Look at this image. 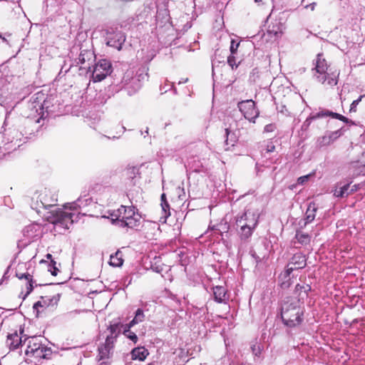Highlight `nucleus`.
Instances as JSON below:
<instances>
[{
	"label": "nucleus",
	"instance_id": "obj_25",
	"mask_svg": "<svg viewBox=\"0 0 365 365\" xmlns=\"http://www.w3.org/2000/svg\"><path fill=\"white\" fill-rule=\"evenodd\" d=\"M170 20L169 10L166 8L158 9L156 12V21H160L162 24L169 23Z\"/></svg>",
	"mask_w": 365,
	"mask_h": 365
},
{
	"label": "nucleus",
	"instance_id": "obj_4",
	"mask_svg": "<svg viewBox=\"0 0 365 365\" xmlns=\"http://www.w3.org/2000/svg\"><path fill=\"white\" fill-rule=\"evenodd\" d=\"M9 124L10 120L8 117H6L3 125V128H4V133L2 136L3 146L1 148L4 151L7 152L16 150L17 148H19L21 145V141L25 143L26 140L31 138V137L30 135H33L32 132L28 133L27 131H25L24 133L22 130L16 129V128L9 127L6 128Z\"/></svg>",
	"mask_w": 365,
	"mask_h": 365
},
{
	"label": "nucleus",
	"instance_id": "obj_41",
	"mask_svg": "<svg viewBox=\"0 0 365 365\" xmlns=\"http://www.w3.org/2000/svg\"><path fill=\"white\" fill-rule=\"evenodd\" d=\"M34 281L33 279V277H31V279H29L27 280V282H26V294H24V296H22V299H25L31 293V292L33 291L34 288Z\"/></svg>",
	"mask_w": 365,
	"mask_h": 365
},
{
	"label": "nucleus",
	"instance_id": "obj_11",
	"mask_svg": "<svg viewBox=\"0 0 365 365\" xmlns=\"http://www.w3.org/2000/svg\"><path fill=\"white\" fill-rule=\"evenodd\" d=\"M237 107L244 117L250 122L255 123L259 116V111L256 108L255 102L252 100L242 101L237 103Z\"/></svg>",
	"mask_w": 365,
	"mask_h": 365
},
{
	"label": "nucleus",
	"instance_id": "obj_27",
	"mask_svg": "<svg viewBox=\"0 0 365 365\" xmlns=\"http://www.w3.org/2000/svg\"><path fill=\"white\" fill-rule=\"evenodd\" d=\"M123 254L118 250L115 254L110 257L109 264L114 267H120L123 264Z\"/></svg>",
	"mask_w": 365,
	"mask_h": 365
},
{
	"label": "nucleus",
	"instance_id": "obj_21",
	"mask_svg": "<svg viewBox=\"0 0 365 365\" xmlns=\"http://www.w3.org/2000/svg\"><path fill=\"white\" fill-rule=\"evenodd\" d=\"M92 202L93 200L91 197H88L87 195H84L83 197H79L76 201L73 202L67 203L64 207L65 208H67L68 205H69V208L71 210H76L77 208L84 207L90 205Z\"/></svg>",
	"mask_w": 365,
	"mask_h": 365
},
{
	"label": "nucleus",
	"instance_id": "obj_43",
	"mask_svg": "<svg viewBox=\"0 0 365 365\" xmlns=\"http://www.w3.org/2000/svg\"><path fill=\"white\" fill-rule=\"evenodd\" d=\"M41 352H43L41 359H50L52 354V349L51 348L42 344Z\"/></svg>",
	"mask_w": 365,
	"mask_h": 365
},
{
	"label": "nucleus",
	"instance_id": "obj_55",
	"mask_svg": "<svg viewBox=\"0 0 365 365\" xmlns=\"http://www.w3.org/2000/svg\"><path fill=\"white\" fill-rule=\"evenodd\" d=\"M250 254L252 256V257L255 259L257 264L261 262L260 257H259L257 255L256 252L254 250H250Z\"/></svg>",
	"mask_w": 365,
	"mask_h": 365
},
{
	"label": "nucleus",
	"instance_id": "obj_52",
	"mask_svg": "<svg viewBox=\"0 0 365 365\" xmlns=\"http://www.w3.org/2000/svg\"><path fill=\"white\" fill-rule=\"evenodd\" d=\"M277 128V125L274 123H269L264 126V133H272L274 132Z\"/></svg>",
	"mask_w": 365,
	"mask_h": 365
},
{
	"label": "nucleus",
	"instance_id": "obj_2",
	"mask_svg": "<svg viewBox=\"0 0 365 365\" xmlns=\"http://www.w3.org/2000/svg\"><path fill=\"white\" fill-rule=\"evenodd\" d=\"M259 213L245 210L235 217V226L241 241L248 242L259 223Z\"/></svg>",
	"mask_w": 365,
	"mask_h": 365
},
{
	"label": "nucleus",
	"instance_id": "obj_33",
	"mask_svg": "<svg viewBox=\"0 0 365 365\" xmlns=\"http://www.w3.org/2000/svg\"><path fill=\"white\" fill-rule=\"evenodd\" d=\"M267 33L270 35H273L276 38L281 36L282 31L281 30L280 23L277 22L272 25H269L267 29Z\"/></svg>",
	"mask_w": 365,
	"mask_h": 365
},
{
	"label": "nucleus",
	"instance_id": "obj_61",
	"mask_svg": "<svg viewBox=\"0 0 365 365\" xmlns=\"http://www.w3.org/2000/svg\"><path fill=\"white\" fill-rule=\"evenodd\" d=\"M316 5H317V4L315 2H313V3H312V4H309V5H307L305 6V8L310 9L312 11H314V9H315Z\"/></svg>",
	"mask_w": 365,
	"mask_h": 365
},
{
	"label": "nucleus",
	"instance_id": "obj_5",
	"mask_svg": "<svg viewBox=\"0 0 365 365\" xmlns=\"http://www.w3.org/2000/svg\"><path fill=\"white\" fill-rule=\"evenodd\" d=\"M148 68L146 66L139 68L135 75L133 74V71H126L121 81L120 89L126 92L129 96L135 94L142 87V82L148 78Z\"/></svg>",
	"mask_w": 365,
	"mask_h": 365
},
{
	"label": "nucleus",
	"instance_id": "obj_6",
	"mask_svg": "<svg viewBox=\"0 0 365 365\" xmlns=\"http://www.w3.org/2000/svg\"><path fill=\"white\" fill-rule=\"evenodd\" d=\"M43 101V92L39 91L34 93L26 103L24 109L22 111V115L25 117L24 124L29 125L31 120H34L35 123H39L38 116L41 115L38 108H40V101Z\"/></svg>",
	"mask_w": 365,
	"mask_h": 365
},
{
	"label": "nucleus",
	"instance_id": "obj_10",
	"mask_svg": "<svg viewBox=\"0 0 365 365\" xmlns=\"http://www.w3.org/2000/svg\"><path fill=\"white\" fill-rule=\"evenodd\" d=\"M92 66L91 72L94 82L101 81L112 72L111 63L107 59H101Z\"/></svg>",
	"mask_w": 365,
	"mask_h": 365
},
{
	"label": "nucleus",
	"instance_id": "obj_62",
	"mask_svg": "<svg viewBox=\"0 0 365 365\" xmlns=\"http://www.w3.org/2000/svg\"><path fill=\"white\" fill-rule=\"evenodd\" d=\"M41 348H42V345L41 346V348H39V351L38 353H31L32 355L36 356V357H39V358H41V355L43 354V352H41Z\"/></svg>",
	"mask_w": 365,
	"mask_h": 365
},
{
	"label": "nucleus",
	"instance_id": "obj_50",
	"mask_svg": "<svg viewBox=\"0 0 365 365\" xmlns=\"http://www.w3.org/2000/svg\"><path fill=\"white\" fill-rule=\"evenodd\" d=\"M125 336L132 341L134 344H136L138 341V337L136 334L133 331H130L125 334Z\"/></svg>",
	"mask_w": 365,
	"mask_h": 365
},
{
	"label": "nucleus",
	"instance_id": "obj_7",
	"mask_svg": "<svg viewBox=\"0 0 365 365\" xmlns=\"http://www.w3.org/2000/svg\"><path fill=\"white\" fill-rule=\"evenodd\" d=\"M122 214L120 215V227L138 229L140 225L141 215L138 213L135 206H120Z\"/></svg>",
	"mask_w": 365,
	"mask_h": 365
},
{
	"label": "nucleus",
	"instance_id": "obj_44",
	"mask_svg": "<svg viewBox=\"0 0 365 365\" xmlns=\"http://www.w3.org/2000/svg\"><path fill=\"white\" fill-rule=\"evenodd\" d=\"M34 227L35 226L33 225L26 226L23 230L24 235L29 238H32L34 236L33 232Z\"/></svg>",
	"mask_w": 365,
	"mask_h": 365
},
{
	"label": "nucleus",
	"instance_id": "obj_3",
	"mask_svg": "<svg viewBox=\"0 0 365 365\" xmlns=\"http://www.w3.org/2000/svg\"><path fill=\"white\" fill-rule=\"evenodd\" d=\"M279 315L284 326L295 328L304 321V308L292 299L288 298L282 302Z\"/></svg>",
	"mask_w": 365,
	"mask_h": 365
},
{
	"label": "nucleus",
	"instance_id": "obj_30",
	"mask_svg": "<svg viewBox=\"0 0 365 365\" xmlns=\"http://www.w3.org/2000/svg\"><path fill=\"white\" fill-rule=\"evenodd\" d=\"M350 183L351 182H347V183L341 185L339 188V190L336 189L334 192V195L336 197H341V198L346 197L349 195H351V193H349Z\"/></svg>",
	"mask_w": 365,
	"mask_h": 365
},
{
	"label": "nucleus",
	"instance_id": "obj_15",
	"mask_svg": "<svg viewBox=\"0 0 365 365\" xmlns=\"http://www.w3.org/2000/svg\"><path fill=\"white\" fill-rule=\"evenodd\" d=\"M40 336H34L31 337H26L24 339V344L28 341L27 348L25 351L26 355H29L31 353H38L39 348L42 345L40 340Z\"/></svg>",
	"mask_w": 365,
	"mask_h": 365
},
{
	"label": "nucleus",
	"instance_id": "obj_24",
	"mask_svg": "<svg viewBox=\"0 0 365 365\" xmlns=\"http://www.w3.org/2000/svg\"><path fill=\"white\" fill-rule=\"evenodd\" d=\"M131 358L133 360L144 361L149 354V351L144 346H138L132 349Z\"/></svg>",
	"mask_w": 365,
	"mask_h": 365
},
{
	"label": "nucleus",
	"instance_id": "obj_37",
	"mask_svg": "<svg viewBox=\"0 0 365 365\" xmlns=\"http://www.w3.org/2000/svg\"><path fill=\"white\" fill-rule=\"evenodd\" d=\"M263 349H264L263 345H262L261 344H259L257 341L255 342V344H252V346H251V350H252V354L257 357H260Z\"/></svg>",
	"mask_w": 365,
	"mask_h": 365
},
{
	"label": "nucleus",
	"instance_id": "obj_23",
	"mask_svg": "<svg viewBox=\"0 0 365 365\" xmlns=\"http://www.w3.org/2000/svg\"><path fill=\"white\" fill-rule=\"evenodd\" d=\"M139 57L140 58L141 61L143 62V63L145 64V66L148 68L147 66V64L150 63L155 56L156 52L153 48H142L140 51H138Z\"/></svg>",
	"mask_w": 365,
	"mask_h": 365
},
{
	"label": "nucleus",
	"instance_id": "obj_57",
	"mask_svg": "<svg viewBox=\"0 0 365 365\" xmlns=\"http://www.w3.org/2000/svg\"><path fill=\"white\" fill-rule=\"evenodd\" d=\"M172 88H173L174 93H177V90H176L175 88H174V86H173V83L165 84L163 86V88H161V90H164V92H167L168 90H170Z\"/></svg>",
	"mask_w": 365,
	"mask_h": 365
},
{
	"label": "nucleus",
	"instance_id": "obj_13",
	"mask_svg": "<svg viewBox=\"0 0 365 365\" xmlns=\"http://www.w3.org/2000/svg\"><path fill=\"white\" fill-rule=\"evenodd\" d=\"M313 70H315L316 73L319 74L317 76L314 74V76H316L317 81L321 82L322 84H324L327 77V65L326 60L324 58H322L321 54L317 55L316 65Z\"/></svg>",
	"mask_w": 365,
	"mask_h": 365
},
{
	"label": "nucleus",
	"instance_id": "obj_38",
	"mask_svg": "<svg viewBox=\"0 0 365 365\" xmlns=\"http://www.w3.org/2000/svg\"><path fill=\"white\" fill-rule=\"evenodd\" d=\"M317 145L319 148H322V147H324V146L329 145L331 143H332L333 142L331 141V138H329V135L327 133L324 135L319 138L317 139Z\"/></svg>",
	"mask_w": 365,
	"mask_h": 365
},
{
	"label": "nucleus",
	"instance_id": "obj_56",
	"mask_svg": "<svg viewBox=\"0 0 365 365\" xmlns=\"http://www.w3.org/2000/svg\"><path fill=\"white\" fill-rule=\"evenodd\" d=\"M310 178V175H304V176H301L299 177L298 179H297V182L299 184H304V182H306L307 181H308V180Z\"/></svg>",
	"mask_w": 365,
	"mask_h": 365
},
{
	"label": "nucleus",
	"instance_id": "obj_47",
	"mask_svg": "<svg viewBox=\"0 0 365 365\" xmlns=\"http://www.w3.org/2000/svg\"><path fill=\"white\" fill-rule=\"evenodd\" d=\"M235 54H231L227 57V63L232 68V69H235L238 67V64L236 63V59L234 56Z\"/></svg>",
	"mask_w": 365,
	"mask_h": 365
},
{
	"label": "nucleus",
	"instance_id": "obj_19",
	"mask_svg": "<svg viewBox=\"0 0 365 365\" xmlns=\"http://www.w3.org/2000/svg\"><path fill=\"white\" fill-rule=\"evenodd\" d=\"M43 97L45 101H40L41 103L39 104L40 108H38V110H41L40 113L41 115L38 116V120L43 119L46 118L45 113H46V115L50 112H52L53 110L50 108L51 106L52 105V101H53V98L51 96H48L47 94L43 93Z\"/></svg>",
	"mask_w": 365,
	"mask_h": 365
},
{
	"label": "nucleus",
	"instance_id": "obj_36",
	"mask_svg": "<svg viewBox=\"0 0 365 365\" xmlns=\"http://www.w3.org/2000/svg\"><path fill=\"white\" fill-rule=\"evenodd\" d=\"M144 319H145V314L143 313V309L140 308H138L135 312V317L131 320V324L135 325V324H138L139 322H143L144 320Z\"/></svg>",
	"mask_w": 365,
	"mask_h": 365
},
{
	"label": "nucleus",
	"instance_id": "obj_64",
	"mask_svg": "<svg viewBox=\"0 0 365 365\" xmlns=\"http://www.w3.org/2000/svg\"><path fill=\"white\" fill-rule=\"evenodd\" d=\"M0 38L2 39L3 42L6 43V44H9L8 40L5 38V36H3V35L1 33Z\"/></svg>",
	"mask_w": 365,
	"mask_h": 365
},
{
	"label": "nucleus",
	"instance_id": "obj_49",
	"mask_svg": "<svg viewBox=\"0 0 365 365\" xmlns=\"http://www.w3.org/2000/svg\"><path fill=\"white\" fill-rule=\"evenodd\" d=\"M240 46V42L236 41L234 39L231 40L230 51L231 54H235L237 53V48Z\"/></svg>",
	"mask_w": 365,
	"mask_h": 365
},
{
	"label": "nucleus",
	"instance_id": "obj_59",
	"mask_svg": "<svg viewBox=\"0 0 365 365\" xmlns=\"http://www.w3.org/2000/svg\"><path fill=\"white\" fill-rule=\"evenodd\" d=\"M274 150H275V146L272 142L269 143L267 145V148H266L267 153H272L274 151Z\"/></svg>",
	"mask_w": 365,
	"mask_h": 365
},
{
	"label": "nucleus",
	"instance_id": "obj_20",
	"mask_svg": "<svg viewBox=\"0 0 365 365\" xmlns=\"http://www.w3.org/2000/svg\"><path fill=\"white\" fill-rule=\"evenodd\" d=\"M240 135V130L237 129L232 130V127L225 128V145L227 146L232 147L235 145V143L238 140Z\"/></svg>",
	"mask_w": 365,
	"mask_h": 365
},
{
	"label": "nucleus",
	"instance_id": "obj_42",
	"mask_svg": "<svg viewBox=\"0 0 365 365\" xmlns=\"http://www.w3.org/2000/svg\"><path fill=\"white\" fill-rule=\"evenodd\" d=\"M161 207H162V211H163L164 215L163 217H161L160 218L161 219L164 218V222H165L167 218L170 215V205H169L168 202H164L163 203H161Z\"/></svg>",
	"mask_w": 365,
	"mask_h": 365
},
{
	"label": "nucleus",
	"instance_id": "obj_34",
	"mask_svg": "<svg viewBox=\"0 0 365 365\" xmlns=\"http://www.w3.org/2000/svg\"><path fill=\"white\" fill-rule=\"evenodd\" d=\"M109 216L108 218L110 219L111 222L113 225H115L119 227V222L120 221V217H121V210L120 207L115 210H113L112 212H109Z\"/></svg>",
	"mask_w": 365,
	"mask_h": 365
},
{
	"label": "nucleus",
	"instance_id": "obj_29",
	"mask_svg": "<svg viewBox=\"0 0 365 365\" xmlns=\"http://www.w3.org/2000/svg\"><path fill=\"white\" fill-rule=\"evenodd\" d=\"M98 354L97 356V359L98 361H103L104 359H110L113 355V351L108 349L106 346L103 344L98 346Z\"/></svg>",
	"mask_w": 365,
	"mask_h": 365
},
{
	"label": "nucleus",
	"instance_id": "obj_26",
	"mask_svg": "<svg viewBox=\"0 0 365 365\" xmlns=\"http://www.w3.org/2000/svg\"><path fill=\"white\" fill-rule=\"evenodd\" d=\"M294 238L297 240V243L302 246H305L309 244L311 241V236L300 230H296Z\"/></svg>",
	"mask_w": 365,
	"mask_h": 365
},
{
	"label": "nucleus",
	"instance_id": "obj_17",
	"mask_svg": "<svg viewBox=\"0 0 365 365\" xmlns=\"http://www.w3.org/2000/svg\"><path fill=\"white\" fill-rule=\"evenodd\" d=\"M311 286L308 284H299L295 286L294 294L297 296V304H303L304 300L308 297V293L311 291Z\"/></svg>",
	"mask_w": 365,
	"mask_h": 365
},
{
	"label": "nucleus",
	"instance_id": "obj_1",
	"mask_svg": "<svg viewBox=\"0 0 365 365\" xmlns=\"http://www.w3.org/2000/svg\"><path fill=\"white\" fill-rule=\"evenodd\" d=\"M31 207L37 212H40L41 208L48 210L46 218L48 222L53 224L56 227L62 228L63 230L69 229L70 225L77 220L78 216L71 212L61 210L57 207V197L55 194L48 190L41 192L36 197V201H34Z\"/></svg>",
	"mask_w": 365,
	"mask_h": 365
},
{
	"label": "nucleus",
	"instance_id": "obj_40",
	"mask_svg": "<svg viewBox=\"0 0 365 365\" xmlns=\"http://www.w3.org/2000/svg\"><path fill=\"white\" fill-rule=\"evenodd\" d=\"M116 339L115 336H107L106 341L103 345L113 351Z\"/></svg>",
	"mask_w": 365,
	"mask_h": 365
},
{
	"label": "nucleus",
	"instance_id": "obj_48",
	"mask_svg": "<svg viewBox=\"0 0 365 365\" xmlns=\"http://www.w3.org/2000/svg\"><path fill=\"white\" fill-rule=\"evenodd\" d=\"M56 262L53 260H51V263L49 264L48 271L53 276H56L58 274V269L56 267Z\"/></svg>",
	"mask_w": 365,
	"mask_h": 365
},
{
	"label": "nucleus",
	"instance_id": "obj_53",
	"mask_svg": "<svg viewBox=\"0 0 365 365\" xmlns=\"http://www.w3.org/2000/svg\"><path fill=\"white\" fill-rule=\"evenodd\" d=\"M133 326H135V324H131V321L125 325L120 324V327H123V334L125 335V334L131 331L130 329Z\"/></svg>",
	"mask_w": 365,
	"mask_h": 365
},
{
	"label": "nucleus",
	"instance_id": "obj_18",
	"mask_svg": "<svg viewBox=\"0 0 365 365\" xmlns=\"http://www.w3.org/2000/svg\"><path fill=\"white\" fill-rule=\"evenodd\" d=\"M22 338L23 336H19L16 331L12 334H9L7 335L6 344L9 349L14 351L21 346L24 343Z\"/></svg>",
	"mask_w": 365,
	"mask_h": 365
},
{
	"label": "nucleus",
	"instance_id": "obj_54",
	"mask_svg": "<svg viewBox=\"0 0 365 365\" xmlns=\"http://www.w3.org/2000/svg\"><path fill=\"white\" fill-rule=\"evenodd\" d=\"M16 277H18L19 279H25L26 280H28L29 279H31V277H33V276L31 274H30L29 273L26 272V273H22V274H20V273H16Z\"/></svg>",
	"mask_w": 365,
	"mask_h": 365
},
{
	"label": "nucleus",
	"instance_id": "obj_35",
	"mask_svg": "<svg viewBox=\"0 0 365 365\" xmlns=\"http://www.w3.org/2000/svg\"><path fill=\"white\" fill-rule=\"evenodd\" d=\"M120 322H115L113 324H110L108 329L110 331V334L108 336H115L117 338L120 334Z\"/></svg>",
	"mask_w": 365,
	"mask_h": 365
},
{
	"label": "nucleus",
	"instance_id": "obj_51",
	"mask_svg": "<svg viewBox=\"0 0 365 365\" xmlns=\"http://www.w3.org/2000/svg\"><path fill=\"white\" fill-rule=\"evenodd\" d=\"M43 307H45L43 304V300L38 301L34 304L33 309H34V312H36V317H38V314H39L38 308Z\"/></svg>",
	"mask_w": 365,
	"mask_h": 365
},
{
	"label": "nucleus",
	"instance_id": "obj_39",
	"mask_svg": "<svg viewBox=\"0 0 365 365\" xmlns=\"http://www.w3.org/2000/svg\"><path fill=\"white\" fill-rule=\"evenodd\" d=\"M345 131L344 127H341V128L335 130V131H330L327 132V134L329 135V138H331V141L334 142L336 139H338L340 136H341Z\"/></svg>",
	"mask_w": 365,
	"mask_h": 365
},
{
	"label": "nucleus",
	"instance_id": "obj_28",
	"mask_svg": "<svg viewBox=\"0 0 365 365\" xmlns=\"http://www.w3.org/2000/svg\"><path fill=\"white\" fill-rule=\"evenodd\" d=\"M125 172L126 178L130 180V184L133 185H135V179L140 174L139 168L135 166L128 167L126 168Z\"/></svg>",
	"mask_w": 365,
	"mask_h": 365
},
{
	"label": "nucleus",
	"instance_id": "obj_60",
	"mask_svg": "<svg viewBox=\"0 0 365 365\" xmlns=\"http://www.w3.org/2000/svg\"><path fill=\"white\" fill-rule=\"evenodd\" d=\"M360 187L359 184H355L350 187L349 193L353 194L356 192Z\"/></svg>",
	"mask_w": 365,
	"mask_h": 365
},
{
	"label": "nucleus",
	"instance_id": "obj_12",
	"mask_svg": "<svg viewBox=\"0 0 365 365\" xmlns=\"http://www.w3.org/2000/svg\"><path fill=\"white\" fill-rule=\"evenodd\" d=\"M95 60L94 53L88 49H81L78 58L75 59V62L71 65L79 66L81 69L88 70L91 71V66Z\"/></svg>",
	"mask_w": 365,
	"mask_h": 365
},
{
	"label": "nucleus",
	"instance_id": "obj_16",
	"mask_svg": "<svg viewBox=\"0 0 365 365\" xmlns=\"http://www.w3.org/2000/svg\"><path fill=\"white\" fill-rule=\"evenodd\" d=\"M307 265V259L302 253H296L289 259L286 267H292L294 270L303 269Z\"/></svg>",
	"mask_w": 365,
	"mask_h": 365
},
{
	"label": "nucleus",
	"instance_id": "obj_32",
	"mask_svg": "<svg viewBox=\"0 0 365 365\" xmlns=\"http://www.w3.org/2000/svg\"><path fill=\"white\" fill-rule=\"evenodd\" d=\"M61 294H57L52 297L48 298L47 297H41V299L43 300V304L45 307H53L58 304V302L60 300Z\"/></svg>",
	"mask_w": 365,
	"mask_h": 365
},
{
	"label": "nucleus",
	"instance_id": "obj_31",
	"mask_svg": "<svg viewBox=\"0 0 365 365\" xmlns=\"http://www.w3.org/2000/svg\"><path fill=\"white\" fill-rule=\"evenodd\" d=\"M317 207L314 202H310L305 213L307 222L311 223L315 218Z\"/></svg>",
	"mask_w": 365,
	"mask_h": 365
},
{
	"label": "nucleus",
	"instance_id": "obj_9",
	"mask_svg": "<svg viewBox=\"0 0 365 365\" xmlns=\"http://www.w3.org/2000/svg\"><path fill=\"white\" fill-rule=\"evenodd\" d=\"M105 40L108 46L120 51L125 42L126 36L123 31L117 28L110 27L106 31Z\"/></svg>",
	"mask_w": 365,
	"mask_h": 365
},
{
	"label": "nucleus",
	"instance_id": "obj_14",
	"mask_svg": "<svg viewBox=\"0 0 365 365\" xmlns=\"http://www.w3.org/2000/svg\"><path fill=\"white\" fill-rule=\"evenodd\" d=\"M294 272L292 267H285L284 272H282L278 277L279 286L282 289H287L293 284L292 279L294 275L292 274Z\"/></svg>",
	"mask_w": 365,
	"mask_h": 365
},
{
	"label": "nucleus",
	"instance_id": "obj_46",
	"mask_svg": "<svg viewBox=\"0 0 365 365\" xmlns=\"http://www.w3.org/2000/svg\"><path fill=\"white\" fill-rule=\"evenodd\" d=\"M337 82H338V80H337V77L336 76H330L327 73V80L324 83H327V85H329L330 86H334L337 84Z\"/></svg>",
	"mask_w": 365,
	"mask_h": 365
},
{
	"label": "nucleus",
	"instance_id": "obj_22",
	"mask_svg": "<svg viewBox=\"0 0 365 365\" xmlns=\"http://www.w3.org/2000/svg\"><path fill=\"white\" fill-rule=\"evenodd\" d=\"M214 299L217 303H223L228 299L227 289L223 286H215L212 288Z\"/></svg>",
	"mask_w": 365,
	"mask_h": 365
},
{
	"label": "nucleus",
	"instance_id": "obj_63",
	"mask_svg": "<svg viewBox=\"0 0 365 365\" xmlns=\"http://www.w3.org/2000/svg\"><path fill=\"white\" fill-rule=\"evenodd\" d=\"M161 203H163L164 202H168L166 199V195L165 193H163L160 196Z\"/></svg>",
	"mask_w": 365,
	"mask_h": 365
},
{
	"label": "nucleus",
	"instance_id": "obj_8",
	"mask_svg": "<svg viewBox=\"0 0 365 365\" xmlns=\"http://www.w3.org/2000/svg\"><path fill=\"white\" fill-rule=\"evenodd\" d=\"M326 117H331L332 118L339 120L346 124L355 125V123L353 120L344 116L341 114L333 112V111L327 110V109L319 108V112L310 113V115L307 118V119L302 123L301 130L302 131L308 130V129L313 120H315L318 118H326Z\"/></svg>",
	"mask_w": 365,
	"mask_h": 365
},
{
	"label": "nucleus",
	"instance_id": "obj_58",
	"mask_svg": "<svg viewBox=\"0 0 365 365\" xmlns=\"http://www.w3.org/2000/svg\"><path fill=\"white\" fill-rule=\"evenodd\" d=\"M308 224H309V222H307L305 218L300 220L298 223L299 227L298 230H302V229L305 228Z\"/></svg>",
	"mask_w": 365,
	"mask_h": 365
},
{
	"label": "nucleus",
	"instance_id": "obj_45",
	"mask_svg": "<svg viewBox=\"0 0 365 365\" xmlns=\"http://www.w3.org/2000/svg\"><path fill=\"white\" fill-rule=\"evenodd\" d=\"M365 97V95H361L357 99L353 101V102L351 103L349 112H356V107L359 105V103L361 101L362 98Z\"/></svg>",
	"mask_w": 365,
	"mask_h": 365
}]
</instances>
